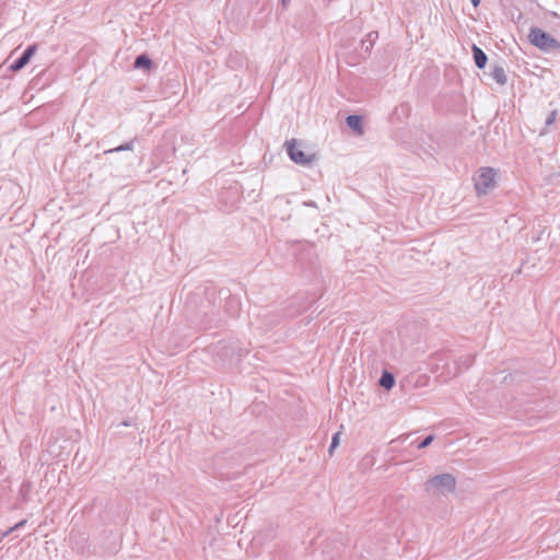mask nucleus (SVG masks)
<instances>
[{"label": "nucleus", "mask_w": 560, "mask_h": 560, "mask_svg": "<svg viewBox=\"0 0 560 560\" xmlns=\"http://www.w3.org/2000/svg\"><path fill=\"white\" fill-rule=\"evenodd\" d=\"M373 46V43L370 40L369 45L365 47L366 50H369Z\"/></svg>", "instance_id": "nucleus-22"}, {"label": "nucleus", "mask_w": 560, "mask_h": 560, "mask_svg": "<svg viewBox=\"0 0 560 560\" xmlns=\"http://www.w3.org/2000/svg\"><path fill=\"white\" fill-rule=\"evenodd\" d=\"M133 424H135V420L130 418L128 420L122 421L119 425L130 427V425H133Z\"/></svg>", "instance_id": "nucleus-19"}, {"label": "nucleus", "mask_w": 560, "mask_h": 560, "mask_svg": "<svg viewBox=\"0 0 560 560\" xmlns=\"http://www.w3.org/2000/svg\"><path fill=\"white\" fill-rule=\"evenodd\" d=\"M529 35H547L542 30L533 27L530 28Z\"/></svg>", "instance_id": "nucleus-17"}, {"label": "nucleus", "mask_w": 560, "mask_h": 560, "mask_svg": "<svg viewBox=\"0 0 560 560\" xmlns=\"http://www.w3.org/2000/svg\"><path fill=\"white\" fill-rule=\"evenodd\" d=\"M557 115H558L557 109L551 110L546 118V121H545L546 126H551L555 122Z\"/></svg>", "instance_id": "nucleus-15"}, {"label": "nucleus", "mask_w": 560, "mask_h": 560, "mask_svg": "<svg viewBox=\"0 0 560 560\" xmlns=\"http://www.w3.org/2000/svg\"><path fill=\"white\" fill-rule=\"evenodd\" d=\"M347 126L357 132L358 135H363V125L362 117L359 115H349L346 118Z\"/></svg>", "instance_id": "nucleus-7"}, {"label": "nucleus", "mask_w": 560, "mask_h": 560, "mask_svg": "<svg viewBox=\"0 0 560 560\" xmlns=\"http://www.w3.org/2000/svg\"><path fill=\"white\" fill-rule=\"evenodd\" d=\"M136 140H137V138H133L130 141L125 142L124 144H120L116 148L106 150L104 153L110 154V153H116V152H120V151H131V150H133V144H135Z\"/></svg>", "instance_id": "nucleus-12"}, {"label": "nucleus", "mask_w": 560, "mask_h": 560, "mask_svg": "<svg viewBox=\"0 0 560 560\" xmlns=\"http://www.w3.org/2000/svg\"><path fill=\"white\" fill-rule=\"evenodd\" d=\"M532 45L545 52L560 49V43L556 37H527Z\"/></svg>", "instance_id": "nucleus-4"}, {"label": "nucleus", "mask_w": 560, "mask_h": 560, "mask_svg": "<svg viewBox=\"0 0 560 560\" xmlns=\"http://www.w3.org/2000/svg\"><path fill=\"white\" fill-rule=\"evenodd\" d=\"M434 440V435L430 434L428 435L427 438H424L419 444H418V448L419 450H422V448H425L428 447Z\"/></svg>", "instance_id": "nucleus-13"}, {"label": "nucleus", "mask_w": 560, "mask_h": 560, "mask_svg": "<svg viewBox=\"0 0 560 560\" xmlns=\"http://www.w3.org/2000/svg\"><path fill=\"white\" fill-rule=\"evenodd\" d=\"M340 439V432H337L332 435V439H331V443H330V446H329V453L331 454L334 448H336L338 445H339V440Z\"/></svg>", "instance_id": "nucleus-14"}, {"label": "nucleus", "mask_w": 560, "mask_h": 560, "mask_svg": "<svg viewBox=\"0 0 560 560\" xmlns=\"http://www.w3.org/2000/svg\"><path fill=\"white\" fill-rule=\"evenodd\" d=\"M456 478L448 472L430 477L423 483L424 492L430 497L447 495L456 489Z\"/></svg>", "instance_id": "nucleus-1"}, {"label": "nucleus", "mask_w": 560, "mask_h": 560, "mask_svg": "<svg viewBox=\"0 0 560 560\" xmlns=\"http://www.w3.org/2000/svg\"><path fill=\"white\" fill-rule=\"evenodd\" d=\"M557 500L560 501V491L557 494Z\"/></svg>", "instance_id": "nucleus-23"}, {"label": "nucleus", "mask_w": 560, "mask_h": 560, "mask_svg": "<svg viewBox=\"0 0 560 560\" xmlns=\"http://www.w3.org/2000/svg\"><path fill=\"white\" fill-rule=\"evenodd\" d=\"M474 7H477L480 3V0H470Z\"/></svg>", "instance_id": "nucleus-21"}, {"label": "nucleus", "mask_w": 560, "mask_h": 560, "mask_svg": "<svg viewBox=\"0 0 560 560\" xmlns=\"http://www.w3.org/2000/svg\"><path fill=\"white\" fill-rule=\"evenodd\" d=\"M152 66V60L149 58L148 55L145 54H141L139 55L136 60H135V63H133V67L136 69H145V70H149Z\"/></svg>", "instance_id": "nucleus-9"}, {"label": "nucleus", "mask_w": 560, "mask_h": 560, "mask_svg": "<svg viewBox=\"0 0 560 560\" xmlns=\"http://www.w3.org/2000/svg\"><path fill=\"white\" fill-rule=\"evenodd\" d=\"M287 152L289 158L296 164L300 165H310L315 155H307L301 149L298 148V143L295 139H291L285 141Z\"/></svg>", "instance_id": "nucleus-3"}, {"label": "nucleus", "mask_w": 560, "mask_h": 560, "mask_svg": "<svg viewBox=\"0 0 560 560\" xmlns=\"http://www.w3.org/2000/svg\"><path fill=\"white\" fill-rule=\"evenodd\" d=\"M228 304L232 307H234V311L235 313L237 312L238 310V301L234 298H231L229 301H228Z\"/></svg>", "instance_id": "nucleus-16"}, {"label": "nucleus", "mask_w": 560, "mask_h": 560, "mask_svg": "<svg viewBox=\"0 0 560 560\" xmlns=\"http://www.w3.org/2000/svg\"><path fill=\"white\" fill-rule=\"evenodd\" d=\"M490 77L500 85H505L508 77L505 69L501 65H494L490 71Z\"/></svg>", "instance_id": "nucleus-6"}, {"label": "nucleus", "mask_w": 560, "mask_h": 560, "mask_svg": "<svg viewBox=\"0 0 560 560\" xmlns=\"http://www.w3.org/2000/svg\"><path fill=\"white\" fill-rule=\"evenodd\" d=\"M380 385L385 389H390L395 385V377L390 372L384 371L381 378Z\"/></svg>", "instance_id": "nucleus-10"}, {"label": "nucleus", "mask_w": 560, "mask_h": 560, "mask_svg": "<svg viewBox=\"0 0 560 560\" xmlns=\"http://www.w3.org/2000/svg\"><path fill=\"white\" fill-rule=\"evenodd\" d=\"M474 361L475 357L472 354H465L457 360L456 364L458 366V370L462 371L469 369L472 365Z\"/></svg>", "instance_id": "nucleus-11"}, {"label": "nucleus", "mask_w": 560, "mask_h": 560, "mask_svg": "<svg viewBox=\"0 0 560 560\" xmlns=\"http://www.w3.org/2000/svg\"><path fill=\"white\" fill-rule=\"evenodd\" d=\"M472 55H474V61L478 69H483L487 65L488 57L485 54V51L472 44Z\"/></svg>", "instance_id": "nucleus-8"}, {"label": "nucleus", "mask_w": 560, "mask_h": 560, "mask_svg": "<svg viewBox=\"0 0 560 560\" xmlns=\"http://www.w3.org/2000/svg\"><path fill=\"white\" fill-rule=\"evenodd\" d=\"M37 49V46L36 45H31L28 46L23 52L22 55L16 58L9 67V69L13 72H18L20 70H22L31 60L32 56L34 55V52L36 51Z\"/></svg>", "instance_id": "nucleus-5"}, {"label": "nucleus", "mask_w": 560, "mask_h": 560, "mask_svg": "<svg viewBox=\"0 0 560 560\" xmlns=\"http://www.w3.org/2000/svg\"><path fill=\"white\" fill-rule=\"evenodd\" d=\"M282 2L284 3V2H285V0H282Z\"/></svg>", "instance_id": "nucleus-24"}, {"label": "nucleus", "mask_w": 560, "mask_h": 560, "mask_svg": "<svg viewBox=\"0 0 560 560\" xmlns=\"http://www.w3.org/2000/svg\"><path fill=\"white\" fill-rule=\"evenodd\" d=\"M497 173L492 167H480L474 176V185L478 196L486 195L495 186Z\"/></svg>", "instance_id": "nucleus-2"}, {"label": "nucleus", "mask_w": 560, "mask_h": 560, "mask_svg": "<svg viewBox=\"0 0 560 560\" xmlns=\"http://www.w3.org/2000/svg\"><path fill=\"white\" fill-rule=\"evenodd\" d=\"M13 532H15L14 529H12V527L8 528L4 533H3V536H9L10 534H12Z\"/></svg>", "instance_id": "nucleus-20"}, {"label": "nucleus", "mask_w": 560, "mask_h": 560, "mask_svg": "<svg viewBox=\"0 0 560 560\" xmlns=\"http://www.w3.org/2000/svg\"><path fill=\"white\" fill-rule=\"evenodd\" d=\"M26 523H27L26 520H22L19 523H16L14 526H12V529L18 530V529L24 527Z\"/></svg>", "instance_id": "nucleus-18"}]
</instances>
